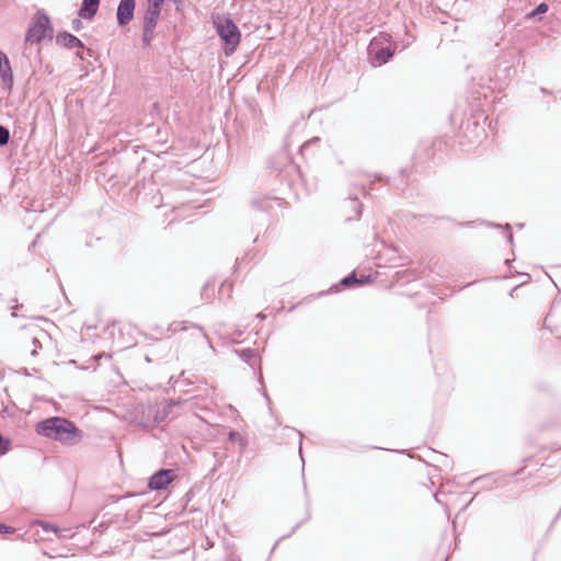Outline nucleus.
I'll use <instances>...</instances> for the list:
<instances>
[{
	"mask_svg": "<svg viewBox=\"0 0 561 561\" xmlns=\"http://www.w3.org/2000/svg\"><path fill=\"white\" fill-rule=\"evenodd\" d=\"M299 435H300V438H301V437H302V434H301V433H299ZM301 450H302V447H301V445H300V446H299V453H300V454H301Z\"/></svg>",
	"mask_w": 561,
	"mask_h": 561,
	"instance_id": "nucleus-33",
	"label": "nucleus"
},
{
	"mask_svg": "<svg viewBox=\"0 0 561 561\" xmlns=\"http://www.w3.org/2000/svg\"><path fill=\"white\" fill-rule=\"evenodd\" d=\"M251 207L256 210L271 211L275 206L282 205V199L267 195L255 194L250 201Z\"/></svg>",
	"mask_w": 561,
	"mask_h": 561,
	"instance_id": "nucleus-7",
	"label": "nucleus"
},
{
	"mask_svg": "<svg viewBox=\"0 0 561 561\" xmlns=\"http://www.w3.org/2000/svg\"><path fill=\"white\" fill-rule=\"evenodd\" d=\"M391 39V35L388 33H380L378 36L374 37L370 42L369 49H374L383 43H389Z\"/></svg>",
	"mask_w": 561,
	"mask_h": 561,
	"instance_id": "nucleus-18",
	"label": "nucleus"
},
{
	"mask_svg": "<svg viewBox=\"0 0 561 561\" xmlns=\"http://www.w3.org/2000/svg\"><path fill=\"white\" fill-rule=\"evenodd\" d=\"M257 317L261 318V319L265 318V316L263 313H259Z\"/></svg>",
	"mask_w": 561,
	"mask_h": 561,
	"instance_id": "nucleus-34",
	"label": "nucleus"
},
{
	"mask_svg": "<svg viewBox=\"0 0 561 561\" xmlns=\"http://www.w3.org/2000/svg\"><path fill=\"white\" fill-rule=\"evenodd\" d=\"M548 11V4L545 2L538 4L535 10L530 13V16H535L537 14H541Z\"/></svg>",
	"mask_w": 561,
	"mask_h": 561,
	"instance_id": "nucleus-25",
	"label": "nucleus"
},
{
	"mask_svg": "<svg viewBox=\"0 0 561 561\" xmlns=\"http://www.w3.org/2000/svg\"><path fill=\"white\" fill-rule=\"evenodd\" d=\"M348 206L354 210L355 216L354 217H347V220L356 219L359 217L362 213V204L358 201L357 195L350 196L348 198Z\"/></svg>",
	"mask_w": 561,
	"mask_h": 561,
	"instance_id": "nucleus-17",
	"label": "nucleus"
},
{
	"mask_svg": "<svg viewBox=\"0 0 561 561\" xmlns=\"http://www.w3.org/2000/svg\"><path fill=\"white\" fill-rule=\"evenodd\" d=\"M10 140V131L7 127L0 125V147L8 145Z\"/></svg>",
	"mask_w": 561,
	"mask_h": 561,
	"instance_id": "nucleus-21",
	"label": "nucleus"
},
{
	"mask_svg": "<svg viewBox=\"0 0 561 561\" xmlns=\"http://www.w3.org/2000/svg\"><path fill=\"white\" fill-rule=\"evenodd\" d=\"M228 439L232 443H238L241 449H244L248 445V440L237 431H230Z\"/></svg>",
	"mask_w": 561,
	"mask_h": 561,
	"instance_id": "nucleus-19",
	"label": "nucleus"
},
{
	"mask_svg": "<svg viewBox=\"0 0 561 561\" xmlns=\"http://www.w3.org/2000/svg\"><path fill=\"white\" fill-rule=\"evenodd\" d=\"M382 175L381 174H374V175H370V174H367V181L369 182V184L371 185L375 181H382ZM370 190H373V187L370 186L369 187Z\"/></svg>",
	"mask_w": 561,
	"mask_h": 561,
	"instance_id": "nucleus-27",
	"label": "nucleus"
},
{
	"mask_svg": "<svg viewBox=\"0 0 561 561\" xmlns=\"http://www.w3.org/2000/svg\"><path fill=\"white\" fill-rule=\"evenodd\" d=\"M15 528L0 523V534H13Z\"/></svg>",
	"mask_w": 561,
	"mask_h": 561,
	"instance_id": "nucleus-28",
	"label": "nucleus"
},
{
	"mask_svg": "<svg viewBox=\"0 0 561 561\" xmlns=\"http://www.w3.org/2000/svg\"><path fill=\"white\" fill-rule=\"evenodd\" d=\"M249 257V254H245L244 257H242V261H245V259Z\"/></svg>",
	"mask_w": 561,
	"mask_h": 561,
	"instance_id": "nucleus-37",
	"label": "nucleus"
},
{
	"mask_svg": "<svg viewBox=\"0 0 561 561\" xmlns=\"http://www.w3.org/2000/svg\"><path fill=\"white\" fill-rule=\"evenodd\" d=\"M505 230H506V238H507V241H508L510 243H512V242H513V232H512V230H511V226H510L508 224L505 226Z\"/></svg>",
	"mask_w": 561,
	"mask_h": 561,
	"instance_id": "nucleus-29",
	"label": "nucleus"
},
{
	"mask_svg": "<svg viewBox=\"0 0 561 561\" xmlns=\"http://www.w3.org/2000/svg\"><path fill=\"white\" fill-rule=\"evenodd\" d=\"M77 55L80 57V59H83V56L80 53H78Z\"/></svg>",
	"mask_w": 561,
	"mask_h": 561,
	"instance_id": "nucleus-39",
	"label": "nucleus"
},
{
	"mask_svg": "<svg viewBox=\"0 0 561 561\" xmlns=\"http://www.w3.org/2000/svg\"><path fill=\"white\" fill-rule=\"evenodd\" d=\"M194 329L196 330L201 336H203V339L207 342V344L209 345V347L211 350H214V346L210 342V339L209 336L207 335V333L204 331V329L197 324H194V323H190L187 321H178V322H173L170 324V330L173 332V333H176V332H180V331H186L188 329Z\"/></svg>",
	"mask_w": 561,
	"mask_h": 561,
	"instance_id": "nucleus-11",
	"label": "nucleus"
},
{
	"mask_svg": "<svg viewBox=\"0 0 561 561\" xmlns=\"http://www.w3.org/2000/svg\"><path fill=\"white\" fill-rule=\"evenodd\" d=\"M38 435L65 445H76L82 438V432L73 422L61 416H51L41 421L36 426Z\"/></svg>",
	"mask_w": 561,
	"mask_h": 561,
	"instance_id": "nucleus-1",
	"label": "nucleus"
},
{
	"mask_svg": "<svg viewBox=\"0 0 561 561\" xmlns=\"http://www.w3.org/2000/svg\"><path fill=\"white\" fill-rule=\"evenodd\" d=\"M216 32L225 44L226 55L236 51L240 44L241 33L231 18H218L214 21Z\"/></svg>",
	"mask_w": 561,
	"mask_h": 561,
	"instance_id": "nucleus-2",
	"label": "nucleus"
},
{
	"mask_svg": "<svg viewBox=\"0 0 561 561\" xmlns=\"http://www.w3.org/2000/svg\"><path fill=\"white\" fill-rule=\"evenodd\" d=\"M11 442L0 433V456H4L10 450Z\"/></svg>",
	"mask_w": 561,
	"mask_h": 561,
	"instance_id": "nucleus-23",
	"label": "nucleus"
},
{
	"mask_svg": "<svg viewBox=\"0 0 561 561\" xmlns=\"http://www.w3.org/2000/svg\"><path fill=\"white\" fill-rule=\"evenodd\" d=\"M181 402L179 400L171 399L168 402L157 405L150 409L149 416L152 417V424L157 425L163 422L171 413L172 408L179 405Z\"/></svg>",
	"mask_w": 561,
	"mask_h": 561,
	"instance_id": "nucleus-8",
	"label": "nucleus"
},
{
	"mask_svg": "<svg viewBox=\"0 0 561 561\" xmlns=\"http://www.w3.org/2000/svg\"><path fill=\"white\" fill-rule=\"evenodd\" d=\"M174 477L172 469H160L149 478L148 488L153 491L163 490L173 481Z\"/></svg>",
	"mask_w": 561,
	"mask_h": 561,
	"instance_id": "nucleus-5",
	"label": "nucleus"
},
{
	"mask_svg": "<svg viewBox=\"0 0 561 561\" xmlns=\"http://www.w3.org/2000/svg\"><path fill=\"white\" fill-rule=\"evenodd\" d=\"M483 478H484V477H479V478H477V479H473V481H472L471 483H476V482H478L479 480H482Z\"/></svg>",
	"mask_w": 561,
	"mask_h": 561,
	"instance_id": "nucleus-32",
	"label": "nucleus"
},
{
	"mask_svg": "<svg viewBox=\"0 0 561 561\" xmlns=\"http://www.w3.org/2000/svg\"><path fill=\"white\" fill-rule=\"evenodd\" d=\"M249 257V254H245L244 257H242V261H245V259Z\"/></svg>",
	"mask_w": 561,
	"mask_h": 561,
	"instance_id": "nucleus-36",
	"label": "nucleus"
},
{
	"mask_svg": "<svg viewBox=\"0 0 561 561\" xmlns=\"http://www.w3.org/2000/svg\"><path fill=\"white\" fill-rule=\"evenodd\" d=\"M32 344H33V348L31 350V355L35 356L38 354V350L42 348V344H41L38 337H36V336H34L32 339Z\"/></svg>",
	"mask_w": 561,
	"mask_h": 561,
	"instance_id": "nucleus-24",
	"label": "nucleus"
},
{
	"mask_svg": "<svg viewBox=\"0 0 561 561\" xmlns=\"http://www.w3.org/2000/svg\"><path fill=\"white\" fill-rule=\"evenodd\" d=\"M165 0H147L148 7L146 10L161 13L162 5Z\"/></svg>",
	"mask_w": 561,
	"mask_h": 561,
	"instance_id": "nucleus-20",
	"label": "nucleus"
},
{
	"mask_svg": "<svg viewBox=\"0 0 561 561\" xmlns=\"http://www.w3.org/2000/svg\"><path fill=\"white\" fill-rule=\"evenodd\" d=\"M0 78L2 81V88L8 92H11L13 87V73L10 60L3 51H0Z\"/></svg>",
	"mask_w": 561,
	"mask_h": 561,
	"instance_id": "nucleus-9",
	"label": "nucleus"
},
{
	"mask_svg": "<svg viewBox=\"0 0 561 561\" xmlns=\"http://www.w3.org/2000/svg\"><path fill=\"white\" fill-rule=\"evenodd\" d=\"M100 5V0H83L78 11V15L84 20H92Z\"/></svg>",
	"mask_w": 561,
	"mask_h": 561,
	"instance_id": "nucleus-12",
	"label": "nucleus"
},
{
	"mask_svg": "<svg viewBox=\"0 0 561 561\" xmlns=\"http://www.w3.org/2000/svg\"><path fill=\"white\" fill-rule=\"evenodd\" d=\"M56 44L68 49L84 48V44L80 38L66 31L59 32L56 35Z\"/></svg>",
	"mask_w": 561,
	"mask_h": 561,
	"instance_id": "nucleus-10",
	"label": "nucleus"
},
{
	"mask_svg": "<svg viewBox=\"0 0 561 561\" xmlns=\"http://www.w3.org/2000/svg\"><path fill=\"white\" fill-rule=\"evenodd\" d=\"M249 257V254H245L244 257H242V261H245V259Z\"/></svg>",
	"mask_w": 561,
	"mask_h": 561,
	"instance_id": "nucleus-38",
	"label": "nucleus"
},
{
	"mask_svg": "<svg viewBox=\"0 0 561 561\" xmlns=\"http://www.w3.org/2000/svg\"><path fill=\"white\" fill-rule=\"evenodd\" d=\"M136 0H121L116 10V20L119 26H126L135 15Z\"/></svg>",
	"mask_w": 561,
	"mask_h": 561,
	"instance_id": "nucleus-6",
	"label": "nucleus"
},
{
	"mask_svg": "<svg viewBox=\"0 0 561 561\" xmlns=\"http://www.w3.org/2000/svg\"><path fill=\"white\" fill-rule=\"evenodd\" d=\"M302 524V522L298 523L295 525V527L293 528L291 530V534L296 531V529H298L300 527V525Z\"/></svg>",
	"mask_w": 561,
	"mask_h": 561,
	"instance_id": "nucleus-31",
	"label": "nucleus"
},
{
	"mask_svg": "<svg viewBox=\"0 0 561 561\" xmlns=\"http://www.w3.org/2000/svg\"><path fill=\"white\" fill-rule=\"evenodd\" d=\"M71 26L73 31L79 32L83 27V23L80 19H73Z\"/></svg>",
	"mask_w": 561,
	"mask_h": 561,
	"instance_id": "nucleus-26",
	"label": "nucleus"
},
{
	"mask_svg": "<svg viewBox=\"0 0 561 561\" xmlns=\"http://www.w3.org/2000/svg\"><path fill=\"white\" fill-rule=\"evenodd\" d=\"M53 37V26L44 10H38L25 34V43H41L44 38Z\"/></svg>",
	"mask_w": 561,
	"mask_h": 561,
	"instance_id": "nucleus-3",
	"label": "nucleus"
},
{
	"mask_svg": "<svg viewBox=\"0 0 561 561\" xmlns=\"http://www.w3.org/2000/svg\"><path fill=\"white\" fill-rule=\"evenodd\" d=\"M182 193H183L182 191H175V192H172L169 187H167V188L164 190V193H162V199H164V198H165V201H164V202H162V204H161V205H162V206H169V205H171V206H172V208H176V207H178V206H176L178 204H180V205H185V204H186V201H185V199H183V198H176V197H174V196H173V195H180V194H182Z\"/></svg>",
	"mask_w": 561,
	"mask_h": 561,
	"instance_id": "nucleus-15",
	"label": "nucleus"
},
{
	"mask_svg": "<svg viewBox=\"0 0 561 561\" xmlns=\"http://www.w3.org/2000/svg\"><path fill=\"white\" fill-rule=\"evenodd\" d=\"M160 14L158 12L145 11L142 18L141 42L144 47H149L154 38V31L158 25Z\"/></svg>",
	"mask_w": 561,
	"mask_h": 561,
	"instance_id": "nucleus-4",
	"label": "nucleus"
},
{
	"mask_svg": "<svg viewBox=\"0 0 561 561\" xmlns=\"http://www.w3.org/2000/svg\"><path fill=\"white\" fill-rule=\"evenodd\" d=\"M360 192L366 195V185L364 183L360 184Z\"/></svg>",
	"mask_w": 561,
	"mask_h": 561,
	"instance_id": "nucleus-30",
	"label": "nucleus"
},
{
	"mask_svg": "<svg viewBox=\"0 0 561 561\" xmlns=\"http://www.w3.org/2000/svg\"><path fill=\"white\" fill-rule=\"evenodd\" d=\"M236 354L245 363H248L252 368H254V364L256 363V351L253 348H243V350H236Z\"/></svg>",
	"mask_w": 561,
	"mask_h": 561,
	"instance_id": "nucleus-16",
	"label": "nucleus"
},
{
	"mask_svg": "<svg viewBox=\"0 0 561 561\" xmlns=\"http://www.w3.org/2000/svg\"><path fill=\"white\" fill-rule=\"evenodd\" d=\"M36 524L41 525L42 528L45 530V531H54L56 534H59V533H62L64 530L62 529H59L58 526L56 525H53V524H49L47 522H44V520H37Z\"/></svg>",
	"mask_w": 561,
	"mask_h": 561,
	"instance_id": "nucleus-22",
	"label": "nucleus"
},
{
	"mask_svg": "<svg viewBox=\"0 0 561 561\" xmlns=\"http://www.w3.org/2000/svg\"><path fill=\"white\" fill-rule=\"evenodd\" d=\"M434 497H435L436 502H439V499H438L437 494H435Z\"/></svg>",
	"mask_w": 561,
	"mask_h": 561,
	"instance_id": "nucleus-35",
	"label": "nucleus"
},
{
	"mask_svg": "<svg viewBox=\"0 0 561 561\" xmlns=\"http://www.w3.org/2000/svg\"><path fill=\"white\" fill-rule=\"evenodd\" d=\"M370 280H371L370 275L357 277L356 273L352 272L351 274H348L347 276L342 278L340 284L343 287H354V286L365 285V284L369 283Z\"/></svg>",
	"mask_w": 561,
	"mask_h": 561,
	"instance_id": "nucleus-14",
	"label": "nucleus"
},
{
	"mask_svg": "<svg viewBox=\"0 0 561 561\" xmlns=\"http://www.w3.org/2000/svg\"><path fill=\"white\" fill-rule=\"evenodd\" d=\"M394 50H396V47L390 48V47H382L379 45L376 48H374L373 50L370 49V53H373V58L377 62V65L382 66V65L387 64L392 58Z\"/></svg>",
	"mask_w": 561,
	"mask_h": 561,
	"instance_id": "nucleus-13",
	"label": "nucleus"
}]
</instances>
